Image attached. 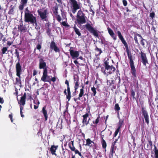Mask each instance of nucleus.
Instances as JSON below:
<instances>
[{"label": "nucleus", "mask_w": 158, "mask_h": 158, "mask_svg": "<svg viewBox=\"0 0 158 158\" xmlns=\"http://www.w3.org/2000/svg\"><path fill=\"white\" fill-rule=\"evenodd\" d=\"M98 122H99V118H98L96 120L95 123L96 124H97L98 123Z\"/></svg>", "instance_id": "0e129e2a"}, {"label": "nucleus", "mask_w": 158, "mask_h": 158, "mask_svg": "<svg viewBox=\"0 0 158 158\" xmlns=\"http://www.w3.org/2000/svg\"><path fill=\"white\" fill-rule=\"evenodd\" d=\"M115 109L117 110H119L120 109V108L118 104H116L115 106Z\"/></svg>", "instance_id": "ea45409f"}, {"label": "nucleus", "mask_w": 158, "mask_h": 158, "mask_svg": "<svg viewBox=\"0 0 158 158\" xmlns=\"http://www.w3.org/2000/svg\"><path fill=\"white\" fill-rule=\"evenodd\" d=\"M73 28L76 33L77 34L78 36H80L81 34L79 31V29L77 28L76 26H75Z\"/></svg>", "instance_id": "bb28decb"}, {"label": "nucleus", "mask_w": 158, "mask_h": 158, "mask_svg": "<svg viewBox=\"0 0 158 158\" xmlns=\"http://www.w3.org/2000/svg\"><path fill=\"white\" fill-rule=\"evenodd\" d=\"M42 111L45 117V120L46 121L47 120L48 116L47 111L46 110V106H44L43 108Z\"/></svg>", "instance_id": "5701e85b"}, {"label": "nucleus", "mask_w": 158, "mask_h": 158, "mask_svg": "<svg viewBox=\"0 0 158 158\" xmlns=\"http://www.w3.org/2000/svg\"><path fill=\"white\" fill-rule=\"evenodd\" d=\"M37 74V72L35 70H33V75L34 76H35V75H36Z\"/></svg>", "instance_id": "bf43d9fd"}, {"label": "nucleus", "mask_w": 158, "mask_h": 158, "mask_svg": "<svg viewBox=\"0 0 158 158\" xmlns=\"http://www.w3.org/2000/svg\"><path fill=\"white\" fill-rule=\"evenodd\" d=\"M57 20L59 21V22H60V21H61V17L60 16L58 15L57 16Z\"/></svg>", "instance_id": "3c124183"}, {"label": "nucleus", "mask_w": 158, "mask_h": 158, "mask_svg": "<svg viewBox=\"0 0 158 158\" xmlns=\"http://www.w3.org/2000/svg\"><path fill=\"white\" fill-rule=\"evenodd\" d=\"M131 68V73L132 74V75L134 77H136V73L135 72L136 70L135 68V67L134 65V64H130Z\"/></svg>", "instance_id": "aec40b11"}, {"label": "nucleus", "mask_w": 158, "mask_h": 158, "mask_svg": "<svg viewBox=\"0 0 158 158\" xmlns=\"http://www.w3.org/2000/svg\"><path fill=\"white\" fill-rule=\"evenodd\" d=\"M137 35L139 36V37H140V38H141V44L143 45V46H144V45H145V44H144V42H143V41L144 40H145L143 39V38L142 37V36L139 34H137Z\"/></svg>", "instance_id": "7c9ffc66"}, {"label": "nucleus", "mask_w": 158, "mask_h": 158, "mask_svg": "<svg viewBox=\"0 0 158 158\" xmlns=\"http://www.w3.org/2000/svg\"><path fill=\"white\" fill-rule=\"evenodd\" d=\"M74 151L76 154H78L79 153V151L77 149H75L74 151Z\"/></svg>", "instance_id": "e2e57ef3"}, {"label": "nucleus", "mask_w": 158, "mask_h": 158, "mask_svg": "<svg viewBox=\"0 0 158 158\" xmlns=\"http://www.w3.org/2000/svg\"><path fill=\"white\" fill-rule=\"evenodd\" d=\"M68 94L67 95L66 98L68 100V101L70 100L71 98V92L70 89H67Z\"/></svg>", "instance_id": "cd10ccee"}, {"label": "nucleus", "mask_w": 158, "mask_h": 158, "mask_svg": "<svg viewBox=\"0 0 158 158\" xmlns=\"http://www.w3.org/2000/svg\"><path fill=\"white\" fill-rule=\"evenodd\" d=\"M58 147V146H54L53 145L51 146L50 148V151H51V153L52 155H56V154L55 153L56 150L57 149Z\"/></svg>", "instance_id": "a211bd4d"}, {"label": "nucleus", "mask_w": 158, "mask_h": 158, "mask_svg": "<svg viewBox=\"0 0 158 158\" xmlns=\"http://www.w3.org/2000/svg\"><path fill=\"white\" fill-rule=\"evenodd\" d=\"M123 2L124 5L125 6H126L127 5V2L126 0H123Z\"/></svg>", "instance_id": "49530a36"}, {"label": "nucleus", "mask_w": 158, "mask_h": 158, "mask_svg": "<svg viewBox=\"0 0 158 158\" xmlns=\"http://www.w3.org/2000/svg\"><path fill=\"white\" fill-rule=\"evenodd\" d=\"M70 54L73 59H74L77 58L79 55V52L72 49L71 48L69 49Z\"/></svg>", "instance_id": "9b49d317"}, {"label": "nucleus", "mask_w": 158, "mask_h": 158, "mask_svg": "<svg viewBox=\"0 0 158 158\" xmlns=\"http://www.w3.org/2000/svg\"><path fill=\"white\" fill-rule=\"evenodd\" d=\"M136 36L137 35H135L134 37V40L135 41V43L137 44H139V42H138L137 38Z\"/></svg>", "instance_id": "37998d69"}, {"label": "nucleus", "mask_w": 158, "mask_h": 158, "mask_svg": "<svg viewBox=\"0 0 158 158\" xmlns=\"http://www.w3.org/2000/svg\"><path fill=\"white\" fill-rule=\"evenodd\" d=\"M121 126H120L118 127V129L116 130L115 132H117L118 133V132L119 131L120 129V128Z\"/></svg>", "instance_id": "4d7b16f0"}, {"label": "nucleus", "mask_w": 158, "mask_h": 158, "mask_svg": "<svg viewBox=\"0 0 158 158\" xmlns=\"http://www.w3.org/2000/svg\"><path fill=\"white\" fill-rule=\"evenodd\" d=\"M37 48L40 50L41 48V46L40 44H38L36 46Z\"/></svg>", "instance_id": "864d4df0"}, {"label": "nucleus", "mask_w": 158, "mask_h": 158, "mask_svg": "<svg viewBox=\"0 0 158 158\" xmlns=\"http://www.w3.org/2000/svg\"><path fill=\"white\" fill-rule=\"evenodd\" d=\"M91 90L93 93V95L95 96L96 94V88L94 87H92L91 88Z\"/></svg>", "instance_id": "e433bc0d"}, {"label": "nucleus", "mask_w": 158, "mask_h": 158, "mask_svg": "<svg viewBox=\"0 0 158 158\" xmlns=\"http://www.w3.org/2000/svg\"><path fill=\"white\" fill-rule=\"evenodd\" d=\"M48 67L46 65V63L44 61L43 59L42 58L40 59L39 60V66L40 69H43V71H44L45 69L48 70Z\"/></svg>", "instance_id": "9d476101"}, {"label": "nucleus", "mask_w": 158, "mask_h": 158, "mask_svg": "<svg viewBox=\"0 0 158 158\" xmlns=\"http://www.w3.org/2000/svg\"><path fill=\"white\" fill-rule=\"evenodd\" d=\"M82 87V88L80 89V92L79 95V98H78V99L79 100H80V98L82 97L84 94V90L83 89L84 86H83Z\"/></svg>", "instance_id": "b1692460"}, {"label": "nucleus", "mask_w": 158, "mask_h": 158, "mask_svg": "<svg viewBox=\"0 0 158 158\" xmlns=\"http://www.w3.org/2000/svg\"><path fill=\"white\" fill-rule=\"evenodd\" d=\"M19 30L21 32H26V29L25 27H23L22 25H20L18 27Z\"/></svg>", "instance_id": "a878e982"}, {"label": "nucleus", "mask_w": 158, "mask_h": 158, "mask_svg": "<svg viewBox=\"0 0 158 158\" xmlns=\"http://www.w3.org/2000/svg\"><path fill=\"white\" fill-rule=\"evenodd\" d=\"M41 19L44 20L46 21L48 13L47 10L46 9H41L37 11Z\"/></svg>", "instance_id": "0eeeda50"}, {"label": "nucleus", "mask_w": 158, "mask_h": 158, "mask_svg": "<svg viewBox=\"0 0 158 158\" xmlns=\"http://www.w3.org/2000/svg\"><path fill=\"white\" fill-rule=\"evenodd\" d=\"M131 95L133 97H134L135 96V93L134 92V91H133V90H132V91H131Z\"/></svg>", "instance_id": "052dcab7"}, {"label": "nucleus", "mask_w": 158, "mask_h": 158, "mask_svg": "<svg viewBox=\"0 0 158 158\" xmlns=\"http://www.w3.org/2000/svg\"><path fill=\"white\" fill-rule=\"evenodd\" d=\"M154 152L156 158H158V150L157 149L155 146Z\"/></svg>", "instance_id": "2f4dec72"}, {"label": "nucleus", "mask_w": 158, "mask_h": 158, "mask_svg": "<svg viewBox=\"0 0 158 158\" xmlns=\"http://www.w3.org/2000/svg\"><path fill=\"white\" fill-rule=\"evenodd\" d=\"M82 127L87 125L89 123L90 118L89 117V114H86L83 116Z\"/></svg>", "instance_id": "1a4fd4ad"}, {"label": "nucleus", "mask_w": 158, "mask_h": 158, "mask_svg": "<svg viewBox=\"0 0 158 158\" xmlns=\"http://www.w3.org/2000/svg\"><path fill=\"white\" fill-rule=\"evenodd\" d=\"M69 145L70 148L72 151L75 150V148L74 147L73 145H71L70 143H69Z\"/></svg>", "instance_id": "c9c22d12"}, {"label": "nucleus", "mask_w": 158, "mask_h": 158, "mask_svg": "<svg viewBox=\"0 0 158 158\" xmlns=\"http://www.w3.org/2000/svg\"><path fill=\"white\" fill-rule=\"evenodd\" d=\"M14 94H16V95H17L18 94V89H15V92L14 93Z\"/></svg>", "instance_id": "680f3d73"}, {"label": "nucleus", "mask_w": 158, "mask_h": 158, "mask_svg": "<svg viewBox=\"0 0 158 158\" xmlns=\"http://www.w3.org/2000/svg\"><path fill=\"white\" fill-rule=\"evenodd\" d=\"M141 56L142 60V63L144 65L146 66V64L148 63L146 55L145 54L142 53L141 54Z\"/></svg>", "instance_id": "dca6fc26"}, {"label": "nucleus", "mask_w": 158, "mask_h": 158, "mask_svg": "<svg viewBox=\"0 0 158 158\" xmlns=\"http://www.w3.org/2000/svg\"><path fill=\"white\" fill-rule=\"evenodd\" d=\"M50 48L51 49L54 50L56 52L59 51V49L56 46V44L54 41H52L51 42L50 44Z\"/></svg>", "instance_id": "2eb2a0df"}, {"label": "nucleus", "mask_w": 158, "mask_h": 158, "mask_svg": "<svg viewBox=\"0 0 158 158\" xmlns=\"http://www.w3.org/2000/svg\"><path fill=\"white\" fill-rule=\"evenodd\" d=\"M36 102H37V105H34V108L35 109H36L38 108L39 105L40 104V102L38 100H37L36 101Z\"/></svg>", "instance_id": "4c0bfd02"}, {"label": "nucleus", "mask_w": 158, "mask_h": 158, "mask_svg": "<svg viewBox=\"0 0 158 158\" xmlns=\"http://www.w3.org/2000/svg\"><path fill=\"white\" fill-rule=\"evenodd\" d=\"M3 36V35L0 32V41H1Z\"/></svg>", "instance_id": "13d9d810"}, {"label": "nucleus", "mask_w": 158, "mask_h": 158, "mask_svg": "<svg viewBox=\"0 0 158 158\" xmlns=\"http://www.w3.org/2000/svg\"><path fill=\"white\" fill-rule=\"evenodd\" d=\"M70 1L72 12L73 14H75L77 10L81 9L80 4L78 3L75 0H70Z\"/></svg>", "instance_id": "39448f33"}, {"label": "nucleus", "mask_w": 158, "mask_h": 158, "mask_svg": "<svg viewBox=\"0 0 158 158\" xmlns=\"http://www.w3.org/2000/svg\"><path fill=\"white\" fill-rule=\"evenodd\" d=\"M96 50L97 51H99V53L100 54L102 52V51L101 49L98 48H96Z\"/></svg>", "instance_id": "603ef678"}, {"label": "nucleus", "mask_w": 158, "mask_h": 158, "mask_svg": "<svg viewBox=\"0 0 158 158\" xmlns=\"http://www.w3.org/2000/svg\"><path fill=\"white\" fill-rule=\"evenodd\" d=\"M148 144L150 145L151 147H152V143L151 140H148Z\"/></svg>", "instance_id": "6e6d98bb"}, {"label": "nucleus", "mask_w": 158, "mask_h": 158, "mask_svg": "<svg viewBox=\"0 0 158 158\" xmlns=\"http://www.w3.org/2000/svg\"><path fill=\"white\" fill-rule=\"evenodd\" d=\"M15 53L16 56L17 57V58L19 59V52H18L17 49L15 50Z\"/></svg>", "instance_id": "a19ab883"}, {"label": "nucleus", "mask_w": 158, "mask_h": 158, "mask_svg": "<svg viewBox=\"0 0 158 158\" xmlns=\"http://www.w3.org/2000/svg\"><path fill=\"white\" fill-rule=\"evenodd\" d=\"M90 12H91L92 13V15H94V11L92 10V9H91L90 10Z\"/></svg>", "instance_id": "338daca9"}, {"label": "nucleus", "mask_w": 158, "mask_h": 158, "mask_svg": "<svg viewBox=\"0 0 158 158\" xmlns=\"http://www.w3.org/2000/svg\"><path fill=\"white\" fill-rule=\"evenodd\" d=\"M117 34L118 37L120 40L123 43L125 47L127 46V44L126 41L124 40L123 37L121 35V33L119 31H118L117 32Z\"/></svg>", "instance_id": "4468645a"}, {"label": "nucleus", "mask_w": 158, "mask_h": 158, "mask_svg": "<svg viewBox=\"0 0 158 158\" xmlns=\"http://www.w3.org/2000/svg\"><path fill=\"white\" fill-rule=\"evenodd\" d=\"M102 147L104 148H106V144L105 141L102 139Z\"/></svg>", "instance_id": "f704fd0d"}, {"label": "nucleus", "mask_w": 158, "mask_h": 158, "mask_svg": "<svg viewBox=\"0 0 158 158\" xmlns=\"http://www.w3.org/2000/svg\"><path fill=\"white\" fill-rule=\"evenodd\" d=\"M16 75L18 77L16 78L15 83L16 85L21 86V82L20 80V74L22 72V67L19 62L17 63L16 65Z\"/></svg>", "instance_id": "f03ea898"}, {"label": "nucleus", "mask_w": 158, "mask_h": 158, "mask_svg": "<svg viewBox=\"0 0 158 158\" xmlns=\"http://www.w3.org/2000/svg\"><path fill=\"white\" fill-rule=\"evenodd\" d=\"M83 29H86L91 33H92L95 37H98V34L97 31L95 30L94 28L89 23H87L86 24L83 26Z\"/></svg>", "instance_id": "423d86ee"}, {"label": "nucleus", "mask_w": 158, "mask_h": 158, "mask_svg": "<svg viewBox=\"0 0 158 158\" xmlns=\"http://www.w3.org/2000/svg\"><path fill=\"white\" fill-rule=\"evenodd\" d=\"M13 34L14 35L18 36L19 35V33L17 29L16 28H14L13 31Z\"/></svg>", "instance_id": "c85d7f7f"}, {"label": "nucleus", "mask_w": 158, "mask_h": 158, "mask_svg": "<svg viewBox=\"0 0 158 158\" xmlns=\"http://www.w3.org/2000/svg\"><path fill=\"white\" fill-rule=\"evenodd\" d=\"M127 53L128 58L130 61V64H134V62L132 60V56L131 55V54L128 51L127 52Z\"/></svg>", "instance_id": "4be33fe9"}, {"label": "nucleus", "mask_w": 158, "mask_h": 158, "mask_svg": "<svg viewBox=\"0 0 158 158\" xmlns=\"http://www.w3.org/2000/svg\"><path fill=\"white\" fill-rule=\"evenodd\" d=\"M61 24L66 28H69V25L65 21L62 22Z\"/></svg>", "instance_id": "c756f323"}, {"label": "nucleus", "mask_w": 158, "mask_h": 158, "mask_svg": "<svg viewBox=\"0 0 158 158\" xmlns=\"http://www.w3.org/2000/svg\"><path fill=\"white\" fill-rule=\"evenodd\" d=\"M155 15V14L154 13L152 12V13H150V16L151 17L153 18L154 17Z\"/></svg>", "instance_id": "de8ad7c7"}, {"label": "nucleus", "mask_w": 158, "mask_h": 158, "mask_svg": "<svg viewBox=\"0 0 158 158\" xmlns=\"http://www.w3.org/2000/svg\"><path fill=\"white\" fill-rule=\"evenodd\" d=\"M27 0H21V4L26 6L27 3Z\"/></svg>", "instance_id": "72a5a7b5"}, {"label": "nucleus", "mask_w": 158, "mask_h": 158, "mask_svg": "<svg viewBox=\"0 0 158 158\" xmlns=\"http://www.w3.org/2000/svg\"><path fill=\"white\" fill-rule=\"evenodd\" d=\"M24 21L26 22L30 23H36V17L29 10L28 7L26 8L25 11Z\"/></svg>", "instance_id": "f257e3e1"}, {"label": "nucleus", "mask_w": 158, "mask_h": 158, "mask_svg": "<svg viewBox=\"0 0 158 158\" xmlns=\"http://www.w3.org/2000/svg\"><path fill=\"white\" fill-rule=\"evenodd\" d=\"M14 12V9H11L9 10V14H12Z\"/></svg>", "instance_id": "8fccbe9b"}, {"label": "nucleus", "mask_w": 158, "mask_h": 158, "mask_svg": "<svg viewBox=\"0 0 158 158\" xmlns=\"http://www.w3.org/2000/svg\"><path fill=\"white\" fill-rule=\"evenodd\" d=\"M65 84L67 85V89H70V88H69V83L68 81L67 80H66L65 81Z\"/></svg>", "instance_id": "a18cd8bd"}, {"label": "nucleus", "mask_w": 158, "mask_h": 158, "mask_svg": "<svg viewBox=\"0 0 158 158\" xmlns=\"http://www.w3.org/2000/svg\"><path fill=\"white\" fill-rule=\"evenodd\" d=\"M24 6H25L21 4L20 5H19V9L21 10H23V9Z\"/></svg>", "instance_id": "c03bdc74"}, {"label": "nucleus", "mask_w": 158, "mask_h": 158, "mask_svg": "<svg viewBox=\"0 0 158 158\" xmlns=\"http://www.w3.org/2000/svg\"><path fill=\"white\" fill-rule=\"evenodd\" d=\"M117 141V140H115L114 142L112 143L110 150L112 155L114 153L115 150L116 149V147L115 146V145Z\"/></svg>", "instance_id": "6ab92c4d"}, {"label": "nucleus", "mask_w": 158, "mask_h": 158, "mask_svg": "<svg viewBox=\"0 0 158 158\" xmlns=\"http://www.w3.org/2000/svg\"><path fill=\"white\" fill-rule=\"evenodd\" d=\"M23 109V107L22 106H20V114L21 116L22 117H24V115L23 114V112H22V110Z\"/></svg>", "instance_id": "58836bf2"}, {"label": "nucleus", "mask_w": 158, "mask_h": 158, "mask_svg": "<svg viewBox=\"0 0 158 158\" xmlns=\"http://www.w3.org/2000/svg\"><path fill=\"white\" fill-rule=\"evenodd\" d=\"M74 83L75 84V86H74V89H75V92L74 93L75 94V93L77 91V89L79 87V80H75Z\"/></svg>", "instance_id": "412c9836"}, {"label": "nucleus", "mask_w": 158, "mask_h": 158, "mask_svg": "<svg viewBox=\"0 0 158 158\" xmlns=\"http://www.w3.org/2000/svg\"><path fill=\"white\" fill-rule=\"evenodd\" d=\"M77 21L79 24L85 23L86 22L85 15L81 10H79L77 15Z\"/></svg>", "instance_id": "20e7f679"}, {"label": "nucleus", "mask_w": 158, "mask_h": 158, "mask_svg": "<svg viewBox=\"0 0 158 158\" xmlns=\"http://www.w3.org/2000/svg\"><path fill=\"white\" fill-rule=\"evenodd\" d=\"M26 97V93H24L23 95L21 97V99L19 101H18L19 104L21 106H24L25 104V99Z\"/></svg>", "instance_id": "f8f14e48"}, {"label": "nucleus", "mask_w": 158, "mask_h": 158, "mask_svg": "<svg viewBox=\"0 0 158 158\" xmlns=\"http://www.w3.org/2000/svg\"><path fill=\"white\" fill-rule=\"evenodd\" d=\"M105 70H104V69L102 68L101 71L104 73L105 74H106L107 75L109 74H111L112 73L115 69V68L112 66H110L108 64V62L106 61L105 62Z\"/></svg>", "instance_id": "7ed1b4c3"}, {"label": "nucleus", "mask_w": 158, "mask_h": 158, "mask_svg": "<svg viewBox=\"0 0 158 158\" xmlns=\"http://www.w3.org/2000/svg\"><path fill=\"white\" fill-rule=\"evenodd\" d=\"M7 50V48L6 47L3 48L2 49V52L3 54L5 53Z\"/></svg>", "instance_id": "79ce46f5"}, {"label": "nucleus", "mask_w": 158, "mask_h": 158, "mask_svg": "<svg viewBox=\"0 0 158 158\" xmlns=\"http://www.w3.org/2000/svg\"><path fill=\"white\" fill-rule=\"evenodd\" d=\"M92 143H94V142L91 141L89 139H88L86 140L85 145L89 147H91L92 146Z\"/></svg>", "instance_id": "393cba45"}, {"label": "nucleus", "mask_w": 158, "mask_h": 158, "mask_svg": "<svg viewBox=\"0 0 158 158\" xmlns=\"http://www.w3.org/2000/svg\"><path fill=\"white\" fill-rule=\"evenodd\" d=\"M48 71L45 69L44 71H43V75L41 78V80L44 82H50L51 78L48 75Z\"/></svg>", "instance_id": "6e6552de"}, {"label": "nucleus", "mask_w": 158, "mask_h": 158, "mask_svg": "<svg viewBox=\"0 0 158 158\" xmlns=\"http://www.w3.org/2000/svg\"><path fill=\"white\" fill-rule=\"evenodd\" d=\"M78 154L81 157V158H84L83 156L82 155L81 153L80 152H79Z\"/></svg>", "instance_id": "69168bd1"}, {"label": "nucleus", "mask_w": 158, "mask_h": 158, "mask_svg": "<svg viewBox=\"0 0 158 158\" xmlns=\"http://www.w3.org/2000/svg\"><path fill=\"white\" fill-rule=\"evenodd\" d=\"M113 80H107V85L109 86H110L112 85V84L113 83Z\"/></svg>", "instance_id": "473e14b6"}, {"label": "nucleus", "mask_w": 158, "mask_h": 158, "mask_svg": "<svg viewBox=\"0 0 158 158\" xmlns=\"http://www.w3.org/2000/svg\"><path fill=\"white\" fill-rule=\"evenodd\" d=\"M142 113L144 117L146 122L148 124L149 123V116L148 113L143 109H142Z\"/></svg>", "instance_id": "ddd939ff"}, {"label": "nucleus", "mask_w": 158, "mask_h": 158, "mask_svg": "<svg viewBox=\"0 0 158 158\" xmlns=\"http://www.w3.org/2000/svg\"><path fill=\"white\" fill-rule=\"evenodd\" d=\"M74 62L76 64H78V61L77 60H74Z\"/></svg>", "instance_id": "774afa93"}, {"label": "nucleus", "mask_w": 158, "mask_h": 158, "mask_svg": "<svg viewBox=\"0 0 158 158\" xmlns=\"http://www.w3.org/2000/svg\"><path fill=\"white\" fill-rule=\"evenodd\" d=\"M9 118H10L11 122L12 123L13 122V119H12V114H10L9 115Z\"/></svg>", "instance_id": "09e8293b"}, {"label": "nucleus", "mask_w": 158, "mask_h": 158, "mask_svg": "<svg viewBox=\"0 0 158 158\" xmlns=\"http://www.w3.org/2000/svg\"><path fill=\"white\" fill-rule=\"evenodd\" d=\"M108 31L110 36L113 38V39L115 40H116V37L115 35V34L113 31L109 27L107 28Z\"/></svg>", "instance_id": "f3484780"}, {"label": "nucleus", "mask_w": 158, "mask_h": 158, "mask_svg": "<svg viewBox=\"0 0 158 158\" xmlns=\"http://www.w3.org/2000/svg\"><path fill=\"white\" fill-rule=\"evenodd\" d=\"M56 80V78L55 77H52L50 81H52L53 82H55Z\"/></svg>", "instance_id": "5fc2aeb1"}]
</instances>
